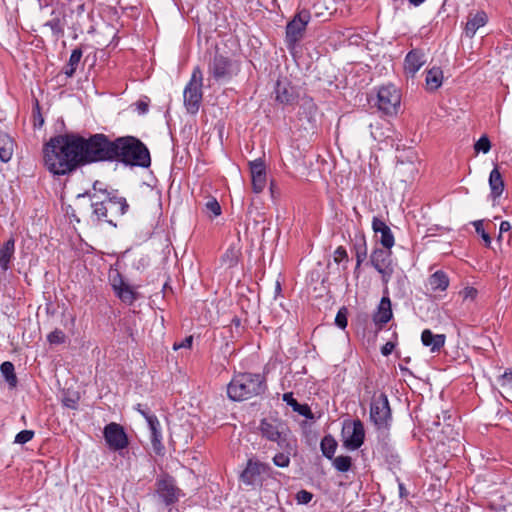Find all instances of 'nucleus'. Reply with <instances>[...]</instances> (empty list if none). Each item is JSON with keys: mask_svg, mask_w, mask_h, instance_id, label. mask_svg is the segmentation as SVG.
Segmentation results:
<instances>
[{"mask_svg": "<svg viewBox=\"0 0 512 512\" xmlns=\"http://www.w3.org/2000/svg\"><path fill=\"white\" fill-rule=\"evenodd\" d=\"M352 465V459L350 456L340 455L333 458V466L339 472H347L350 470Z\"/></svg>", "mask_w": 512, "mask_h": 512, "instance_id": "obj_35", "label": "nucleus"}, {"mask_svg": "<svg viewBox=\"0 0 512 512\" xmlns=\"http://www.w3.org/2000/svg\"><path fill=\"white\" fill-rule=\"evenodd\" d=\"M320 448L326 458L333 459L337 448V442L332 436L327 435L321 440Z\"/></svg>", "mask_w": 512, "mask_h": 512, "instance_id": "obj_32", "label": "nucleus"}, {"mask_svg": "<svg viewBox=\"0 0 512 512\" xmlns=\"http://www.w3.org/2000/svg\"><path fill=\"white\" fill-rule=\"evenodd\" d=\"M250 171L252 175H264L266 174V168L263 160L258 158L252 162H250Z\"/></svg>", "mask_w": 512, "mask_h": 512, "instance_id": "obj_40", "label": "nucleus"}, {"mask_svg": "<svg viewBox=\"0 0 512 512\" xmlns=\"http://www.w3.org/2000/svg\"><path fill=\"white\" fill-rule=\"evenodd\" d=\"M489 186L491 189V196L496 199L501 196L504 190V181L498 167L493 168L489 175Z\"/></svg>", "mask_w": 512, "mask_h": 512, "instance_id": "obj_26", "label": "nucleus"}, {"mask_svg": "<svg viewBox=\"0 0 512 512\" xmlns=\"http://www.w3.org/2000/svg\"><path fill=\"white\" fill-rule=\"evenodd\" d=\"M488 21V16L484 11H478L474 15H470L465 26V34L469 38H473L477 30L483 27Z\"/></svg>", "mask_w": 512, "mask_h": 512, "instance_id": "obj_23", "label": "nucleus"}, {"mask_svg": "<svg viewBox=\"0 0 512 512\" xmlns=\"http://www.w3.org/2000/svg\"><path fill=\"white\" fill-rule=\"evenodd\" d=\"M474 149L477 153L482 152L487 154L491 149V143L486 135L481 136L474 145Z\"/></svg>", "mask_w": 512, "mask_h": 512, "instance_id": "obj_38", "label": "nucleus"}, {"mask_svg": "<svg viewBox=\"0 0 512 512\" xmlns=\"http://www.w3.org/2000/svg\"><path fill=\"white\" fill-rule=\"evenodd\" d=\"M271 467L267 463L249 459L246 468L241 473V481L246 485H254L262 474H269Z\"/></svg>", "mask_w": 512, "mask_h": 512, "instance_id": "obj_13", "label": "nucleus"}, {"mask_svg": "<svg viewBox=\"0 0 512 512\" xmlns=\"http://www.w3.org/2000/svg\"><path fill=\"white\" fill-rule=\"evenodd\" d=\"M203 73L199 66H196L191 74L189 82L184 87L183 103L189 114L198 113L203 98Z\"/></svg>", "mask_w": 512, "mask_h": 512, "instance_id": "obj_6", "label": "nucleus"}, {"mask_svg": "<svg viewBox=\"0 0 512 512\" xmlns=\"http://www.w3.org/2000/svg\"><path fill=\"white\" fill-rule=\"evenodd\" d=\"M105 205H108L109 214L112 219L123 216L129 208V205L124 197L112 195L108 191L107 203Z\"/></svg>", "mask_w": 512, "mask_h": 512, "instance_id": "obj_20", "label": "nucleus"}, {"mask_svg": "<svg viewBox=\"0 0 512 512\" xmlns=\"http://www.w3.org/2000/svg\"><path fill=\"white\" fill-rule=\"evenodd\" d=\"M372 229L375 234H380V243L386 249H391L394 246L395 239L390 227L378 217H373Z\"/></svg>", "mask_w": 512, "mask_h": 512, "instance_id": "obj_18", "label": "nucleus"}, {"mask_svg": "<svg viewBox=\"0 0 512 512\" xmlns=\"http://www.w3.org/2000/svg\"><path fill=\"white\" fill-rule=\"evenodd\" d=\"M370 262L375 269L387 267L391 265V251L390 249L376 248L370 256Z\"/></svg>", "mask_w": 512, "mask_h": 512, "instance_id": "obj_25", "label": "nucleus"}, {"mask_svg": "<svg viewBox=\"0 0 512 512\" xmlns=\"http://www.w3.org/2000/svg\"><path fill=\"white\" fill-rule=\"evenodd\" d=\"M293 411L297 412L298 414L304 416L307 419H313L314 417L310 407L307 404L298 403L296 407H294Z\"/></svg>", "mask_w": 512, "mask_h": 512, "instance_id": "obj_49", "label": "nucleus"}, {"mask_svg": "<svg viewBox=\"0 0 512 512\" xmlns=\"http://www.w3.org/2000/svg\"><path fill=\"white\" fill-rule=\"evenodd\" d=\"M460 294L462 295L463 299L466 300V299H475L476 295H477V290L473 287H466L464 288Z\"/></svg>", "mask_w": 512, "mask_h": 512, "instance_id": "obj_56", "label": "nucleus"}, {"mask_svg": "<svg viewBox=\"0 0 512 512\" xmlns=\"http://www.w3.org/2000/svg\"><path fill=\"white\" fill-rule=\"evenodd\" d=\"M312 493L307 490H300L296 494V500L299 504H308L312 500Z\"/></svg>", "mask_w": 512, "mask_h": 512, "instance_id": "obj_50", "label": "nucleus"}, {"mask_svg": "<svg viewBox=\"0 0 512 512\" xmlns=\"http://www.w3.org/2000/svg\"><path fill=\"white\" fill-rule=\"evenodd\" d=\"M473 226L475 227V231L477 232V234H479L483 239L485 245L489 247L491 245V237L489 236L488 233L485 232L483 228V221L476 220L473 222Z\"/></svg>", "mask_w": 512, "mask_h": 512, "instance_id": "obj_41", "label": "nucleus"}, {"mask_svg": "<svg viewBox=\"0 0 512 512\" xmlns=\"http://www.w3.org/2000/svg\"><path fill=\"white\" fill-rule=\"evenodd\" d=\"M273 463L275 466L280 467V468L288 467L290 464L289 453H284V452L277 453L273 457Z\"/></svg>", "mask_w": 512, "mask_h": 512, "instance_id": "obj_42", "label": "nucleus"}, {"mask_svg": "<svg viewBox=\"0 0 512 512\" xmlns=\"http://www.w3.org/2000/svg\"><path fill=\"white\" fill-rule=\"evenodd\" d=\"M136 106L140 114H145L148 111V104L146 102L138 101Z\"/></svg>", "mask_w": 512, "mask_h": 512, "instance_id": "obj_62", "label": "nucleus"}, {"mask_svg": "<svg viewBox=\"0 0 512 512\" xmlns=\"http://www.w3.org/2000/svg\"><path fill=\"white\" fill-rule=\"evenodd\" d=\"M369 127H370V134H371L372 138L376 141H381L382 138L384 137V133L381 131L379 123H376V124L371 123L369 125Z\"/></svg>", "mask_w": 512, "mask_h": 512, "instance_id": "obj_52", "label": "nucleus"}, {"mask_svg": "<svg viewBox=\"0 0 512 512\" xmlns=\"http://www.w3.org/2000/svg\"><path fill=\"white\" fill-rule=\"evenodd\" d=\"M89 196L91 200V206L93 208V215L96 216L97 220L105 221L113 226L116 224L113 222V219L110 217L108 205L107 203V191H104V197L97 195L96 193H85L82 196Z\"/></svg>", "mask_w": 512, "mask_h": 512, "instance_id": "obj_14", "label": "nucleus"}, {"mask_svg": "<svg viewBox=\"0 0 512 512\" xmlns=\"http://www.w3.org/2000/svg\"><path fill=\"white\" fill-rule=\"evenodd\" d=\"M116 296L124 303L132 304L137 296L133 288L127 283L115 291Z\"/></svg>", "mask_w": 512, "mask_h": 512, "instance_id": "obj_33", "label": "nucleus"}, {"mask_svg": "<svg viewBox=\"0 0 512 512\" xmlns=\"http://www.w3.org/2000/svg\"><path fill=\"white\" fill-rule=\"evenodd\" d=\"M252 188L255 193H260L266 186V174L264 175H252Z\"/></svg>", "mask_w": 512, "mask_h": 512, "instance_id": "obj_39", "label": "nucleus"}, {"mask_svg": "<svg viewBox=\"0 0 512 512\" xmlns=\"http://www.w3.org/2000/svg\"><path fill=\"white\" fill-rule=\"evenodd\" d=\"M497 381L505 391H512V370H506L498 377Z\"/></svg>", "mask_w": 512, "mask_h": 512, "instance_id": "obj_36", "label": "nucleus"}, {"mask_svg": "<svg viewBox=\"0 0 512 512\" xmlns=\"http://www.w3.org/2000/svg\"><path fill=\"white\" fill-rule=\"evenodd\" d=\"M260 434L268 441L277 443L281 449L289 446L290 430L287 424L277 418H264L259 425Z\"/></svg>", "mask_w": 512, "mask_h": 512, "instance_id": "obj_7", "label": "nucleus"}, {"mask_svg": "<svg viewBox=\"0 0 512 512\" xmlns=\"http://www.w3.org/2000/svg\"><path fill=\"white\" fill-rule=\"evenodd\" d=\"M446 336L444 334H434L431 330L425 329L421 334V342L428 347L431 352H438L444 346Z\"/></svg>", "mask_w": 512, "mask_h": 512, "instance_id": "obj_21", "label": "nucleus"}, {"mask_svg": "<svg viewBox=\"0 0 512 512\" xmlns=\"http://www.w3.org/2000/svg\"><path fill=\"white\" fill-rule=\"evenodd\" d=\"M115 161L125 165L148 167L151 163L150 153L144 143L133 136L116 138Z\"/></svg>", "mask_w": 512, "mask_h": 512, "instance_id": "obj_3", "label": "nucleus"}, {"mask_svg": "<svg viewBox=\"0 0 512 512\" xmlns=\"http://www.w3.org/2000/svg\"><path fill=\"white\" fill-rule=\"evenodd\" d=\"M335 324L341 329H345L347 327V309L345 307L341 308L337 312Z\"/></svg>", "mask_w": 512, "mask_h": 512, "instance_id": "obj_45", "label": "nucleus"}, {"mask_svg": "<svg viewBox=\"0 0 512 512\" xmlns=\"http://www.w3.org/2000/svg\"><path fill=\"white\" fill-rule=\"evenodd\" d=\"M239 72V62L218 51L215 52L208 63V74L218 83L229 82Z\"/></svg>", "mask_w": 512, "mask_h": 512, "instance_id": "obj_5", "label": "nucleus"}, {"mask_svg": "<svg viewBox=\"0 0 512 512\" xmlns=\"http://www.w3.org/2000/svg\"><path fill=\"white\" fill-rule=\"evenodd\" d=\"M78 151L80 153L81 165L103 162V161H115L117 156L115 150V140H110L108 136L104 134H94L89 138H84L75 135Z\"/></svg>", "mask_w": 512, "mask_h": 512, "instance_id": "obj_2", "label": "nucleus"}, {"mask_svg": "<svg viewBox=\"0 0 512 512\" xmlns=\"http://www.w3.org/2000/svg\"><path fill=\"white\" fill-rule=\"evenodd\" d=\"M14 151V142L12 138L6 134L0 133V160L4 163L8 162Z\"/></svg>", "mask_w": 512, "mask_h": 512, "instance_id": "obj_28", "label": "nucleus"}, {"mask_svg": "<svg viewBox=\"0 0 512 512\" xmlns=\"http://www.w3.org/2000/svg\"><path fill=\"white\" fill-rule=\"evenodd\" d=\"M396 168H397V172L399 174H401L404 170H407L411 174L412 177L416 171V168L412 163L406 164L404 162H400Z\"/></svg>", "mask_w": 512, "mask_h": 512, "instance_id": "obj_55", "label": "nucleus"}, {"mask_svg": "<svg viewBox=\"0 0 512 512\" xmlns=\"http://www.w3.org/2000/svg\"><path fill=\"white\" fill-rule=\"evenodd\" d=\"M399 494L401 498H404L407 496V491L402 483H399Z\"/></svg>", "mask_w": 512, "mask_h": 512, "instance_id": "obj_63", "label": "nucleus"}, {"mask_svg": "<svg viewBox=\"0 0 512 512\" xmlns=\"http://www.w3.org/2000/svg\"><path fill=\"white\" fill-rule=\"evenodd\" d=\"M44 26L49 27L54 36L63 35L64 30V18L60 16H54L51 20L47 21Z\"/></svg>", "mask_w": 512, "mask_h": 512, "instance_id": "obj_34", "label": "nucleus"}, {"mask_svg": "<svg viewBox=\"0 0 512 512\" xmlns=\"http://www.w3.org/2000/svg\"><path fill=\"white\" fill-rule=\"evenodd\" d=\"M276 101L291 105L297 99L294 87L287 80H278L275 87Z\"/></svg>", "mask_w": 512, "mask_h": 512, "instance_id": "obj_17", "label": "nucleus"}, {"mask_svg": "<svg viewBox=\"0 0 512 512\" xmlns=\"http://www.w3.org/2000/svg\"><path fill=\"white\" fill-rule=\"evenodd\" d=\"M136 410L146 419L147 423L149 422V417H156L150 413L146 406H143L142 404H137Z\"/></svg>", "mask_w": 512, "mask_h": 512, "instance_id": "obj_58", "label": "nucleus"}, {"mask_svg": "<svg viewBox=\"0 0 512 512\" xmlns=\"http://www.w3.org/2000/svg\"><path fill=\"white\" fill-rule=\"evenodd\" d=\"M283 401L287 403V405L291 406L294 410V407L298 404V401L293 397L292 392H287L283 394Z\"/></svg>", "mask_w": 512, "mask_h": 512, "instance_id": "obj_57", "label": "nucleus"}, {"mask_svg": "<svg viewBox=\"0 0 512 512\" xmlns=\"http://www.w3.org/2000/svg\"><path fill=\"white\" fill-rule=\"evenodd\" d=\"M348 258L347 251L344 247L339 246L334 251V261L336 263H340L343 260H346Z\"/></svg>", "mask_w": 512, "mask_h": 512, "instance_id": "obj_54", "label": "nucleus"}, {"mask_svg": "<svg viewBox=\"0 0 512 512\" xmlns=\"http://www.w3.org/2000/svg\"><path fill=\"white\" fill-rule=\"evenodd\" d=\"M370 420L378 430L388 429L392 420L391 408L386 394L374 395L370 404Z\"/></svg>", "mask_w": 512, "mask_h": 512, "instance_id": "obj_8", "label": "nucleus"}, {"mask_svg": "<svg viewBox=\"0 0 512 512\" xmlns=\"http://www.w3.org/2000/svg\"><path fill=\"white\" fill-rule=\"evenodd\" d=\"M0 370L9 387L15 388L17 386V377L14 371V365L9 361H5L1 364Z\"/></svg>", "mask_w": 512, "mask_h": 512, "instance_id": "obj_30", "label": "nucleus"}, {"mask_svg": "<svg viewBox=\"0 0 512 512\" xmlns=\"http://www.w3.org/2000/svg\"><path fill=\"white\" fill-rule=\"evenodd\" d=\"M310 18V13L303 10L288 22L286 26V40L290 45H294L302 38Z\"/></svg>", "mask_w": 512, "mask_h": 512, "instance_id": "obj_11", "label": "nucleus"}, {"mask_svg": "<svg viewBox=\"0 0 512 512\" xmlns=\"http://www.w3.org/2000/svg\"><path fill=\"white\" fill-rule=\"evenodd\" d=\"M104 438L109 448L117 451L128 446V438L122 426L112 422L105 426Z\"/></svg>", "mask_w": 512, "mask_h": 512, "instance_id": "obj_12", "label": "nucleus"}, {"mask_svg": "<svg viewBox=\"0 0 512 512\" xmlns=\"http://www.w3.org/2000/svg\"><path fill=\"white\" fill-rule=\"evenodd\" d=\"M148 426L150 429V438L151 444L154 451L157 454H161L164 450V446L162 444V432L161 425L157 417H149Z\"/></svg>", "mask_w": 512, "mask_h": 512, "instance_id": "obj_22", "label": "nucleus"}, {"mask_svg": "<svg viewBox=\"0 0 512 512\" xmlns=\"http://www.w3.org/2000/svg\"><path fill=\"white\" fill-rule=\"evenodd\" d=\"M392 316L391 301L389 297L383 296L373 316V321L379 328H382L391 320Z\"/></svg>", "mask_w": 512, "mask_h": 512, "instance_id": "obj_19", "label": "nucleus"}, {"mask_svg": "<svg viewBox=\"0 0 512 512\" xmlns=\"http://www.w3.org/2000/svg\"><path fill=\"white\" fill-rule=\"evenodd\" d=\"M355 250H356V253H355L356 254V269H358L367 257V246H366L365 241H363L362 243L356 244Z\"/></svg>", "mask_w": 512, "mask_h": 512, "instance_id": "obj_37", "label": "nucleus"}, {"mask_svg": "<svg viewBox=\"0 0 512 512\" xmlns=\"http://www.w3.org/2000/svg\"><path fill=\"white\" fill-rule=\"evenodd\" d=\"M342 441L348 450H357L364 443L365 430L363 423L359 420L345 421L342 427Z\"/></svg>", "mask_w": 512, "mask_h": 512, "instance_id": "obj_9", "label": "nucleus"}, {"mask_svg": "<svg viewBox=\"0 0 512 512\" xmlns=\"http://www.w3.org/2000/svg\"><path fill=\"white\" fill-rule=\"evenodd\" d=\"M205 209L213 216H219L221 214V206L215 198H210L206 202Z\"/></svg>", "mask_w": 512, "mask_h": 512, "instance_id": "obj_43", "label": "nucleus"}, {"mask_svg": "<svg viewBox=\"0 0 512 512\" xmlns=\"http://www.w3.org/2000/svg\"><path fill=\"white\" fill-rule=\"evenodd\" d=\"M104 191H107V190L105 188H103V183L96 181L93 184V189H92V192H90V193L91 194L96 193L97 195L104 197Z\"/></svg>", "mask_w": 512, "mask_h": 512, "instance_id": "obj_59", "label": "nucleus"}, {"mask_svg": "<svg viewBox=\"0 0 512 512\" xmlns=\"http://www.w3.org/2000/svg\"><path fill=\"white\" fill-rule=\"evenodd\" d=\"M33 117H34V128L40 129L42 128L44 124V118L40 112V106L38 101L35 103V107L33 110Z\"/></svg>", "mask_w": 512, "mask_h": 512, "instance_id": "obj_46", "label": "nucleus"}, {"mask_svg": "<svg viewBox=\"0 0 512 512\" xmlns=\"http://www.w3.org/2000/svg\"><path fill=\"white\" fill-rule=\"evenodd\" d=\"M425 0H409L410 4L417 7L421 5Z\"/></svg>", "mask_w": 512, "mask_h": 512, "instance_id": "obj_64", "label": "nucleus"}, {"mask_svg": "<svg viewBox=\"0 0 512 512\" xmlns=\"http://www.w3.org/2000/svg\"><path fill=\"white\" fill-rule=\"evenodd\" d=\"M192 343H193V336H187L185 337L183 340H181L180 342H175L173 344V349L174 350H179V349H190L191 346H192Z\"/></svg>", "mask_w": 512, "mask_h": 512, "instance_id": "obj_51", "label": "nucleus"}, {"mask_svg": "<svg viewBox=\"0 0 512 512\" xmlns=\"http://www.w3.org/2000/svg\"><path fill=\"white\" fill-rule=\"evenodd\" d=\"M34 436V431L32 430H22L15 436V443L25 444L29 442Z\"/></svg>", "mask_w": 512, "mask_h": 512, "instance_id": "obj_44", "label": "nucleus"}, {"mask_svg": "<svg viewBox=\"0 0 512 512\" xmlns=\"http://www.w3.org/2000/svg\"><path fill=\"white\" fill-rule=\"evenodd\" d=\"M265 390L266 384L260 374L243 373L230 381L227 394L233 401H244L264 393Z\"/></svg>", "mask_w": 512, "mask_h": 512, "instance_id": "obj_4", "label": "nucleus"}, {"mask_svg": "<svg viewBox=\"0 0 512 512\" xmlns=\"http://www.w3.org/2000/svg\"><path fill=\"white\" fill-rule=\"evenodd\" d=\"M15 252V241L13 238L7 240L0 248V267L6 271Z\"/></svg>", "mask_w": 512, "mask_h": 512, "instance_id": "obj_27", "label": "nucleus"}, {"mask_svg": "<svg viewBox=\"0 0 512 512\" xmlns=\"http://www.w3.org/2000/svg\"><path fill=\"white\" fill-rule=\"evenodd\" d=\"M157 493L166 505H171L178 500L177 488L173 478L169 476L157 480Z\"/></svg>", "mask_w": 512, "mask_h": 512, "instance_id": "obj_16", "label": "nucleus"}, {"mask_svg": "<svg viewBox=\"0 0 512 512\" xmlns=\"http://www.w3.org/2000/svg\"><path fill=\"white\" fill-rule=\"evenodd\" d=\"M376 270L381 274L383 283L387 284L393 274V268L391 265Z\"/></svg>", "mask_w": 512, "mask_h": 512, "instance_id": "obj_53", "label": "nucleus"}, {"mask_svg": "<svg viewBox=\"0 0 512 512\" xmlns=\"http://www.w3.org/2000/svg\"><path fill=\"white\" fill-rule=\"evenodd\" d=\"M44 163L54 175H65L81 165L75 135H58L44 146Z\"/></svg>", "mask_w": 512, "mask_h": 512, "instance_id": "obj_1", "label": "nucleus"}, {"mask_svg": "<svg viewBox=\"0 0 512 512\" xmlns=\"http://www.w3.org/2000/svg\"><path fill=\"white\" fill-rule=\"evenodd\" d=\"M511 230V224L508 221H502L499 227L498 240L502 238V234Z\"/></svg>", "mask_w": 512, "mask_h": 512, "instance_id": "obj_61", "label": "nucleus"}, {"mask_svg": "<svg viewBox=\"0 0 512 512\" xmlns=\"http://www.w3.org/2000/svg\"><path fill=\"white\" fill-rule=\"evenodd\" d=\"M395 348V344L393 342H387L383 345V347L381 348V353L384 355V356H388L392 353V351L394 350Z\"/></svg>", "mask_w": 512, "mask_h": 512, "instance_id": "obj_60", "label": "nucleus"}, {"mask_svg": "<svg viewBox=\"0 0 512 512\" xmlns=\"http://www.w3.org/2000/svg\"><path fill=\"white\" fill-rule=\"evenodd\" d=\"M426 86L430 91L437 90L443 82V72L439 67H432L426 74Z\"/></svg>", "mask_w": 512, "mask_h": 512, "instance_id": "obj_29", "label": "nucleus"}, {"mask_svg": "<svg viewBox=\"0 0 512 512\" xmlns=\"http://www.w3.org/2000/svg\"><path fill=\"white\" fill-rule=\"evenodd\" d=\"M110 282L114 292L120 289V287H122L124 284H126L122 275L117 271L114 274L110 275Z\"/></svg>", "mask_w": 512, "mask_h": 512, "instance_id": "obj_48", "label": "nucleus"}, {"mask_svg": "<svg viewBox=\"0 0 512 512\" xmlns=\"http://www.w3.org/2000/svg\"><path fill=\"white\" fill-rule=\"evenodd\" d=\"M82 57L81 49H74L69 57L67 66L64 68V74L67 77H72L80 63Z\"/></svg>", "mask_w": 512, "mask_h": 512, "instance_id": "obj_31", "label": "nucleus"}, {"mask_svg": "<svg viewBox=\"0 0 512 512\" xmlns=\"http://www.w3.org/2000/svg\"><path fill=\"white\" fill-rule=\"evenodd\" d=\"M400 103L401 95L394 85H385L378 90L377 105L379 110H381L385 114H396L400 107Z\"/></svg>", "mask_w": 512, "mask_h": 512, "instance_id": "obj_10", "label": "nucleus"}, {"mask_svg": "<svg viewBox=\"0 0 512 512\" xmlns=\"http://www.w3.org/2000/svg\"><path fill=\"white\" fill-rule=\"evenodd\" d=\"M47 339L51 344H61L65 340V335L61 330L56 329L48 335Z\"/></svg>", "mask_w": 512, "mask_h": 512, "instance_id": "obj_47", "label": "nucleus"}, {"mask_svg": "<svg viewBox=\"0 0 512 512\" xmlns=\"http://www.w3.org/2000/svg\"><path fill=\"white\" fill-rule=\"evenodd\" d=\"M449 283L450 281L448 275L442 270L434 272L428 278V284L430 286L431 291L433 292L445 291L448 288Z\"/></svg>", "mask_w": 512, "mask_h": 512, "instance_id": "obj_24", "label": "nucleus"}, {"mask_svg": "<svg viewBox=\"0 0 512 512\" xmlns=\"http://www.w3.org/2000/svg\"><path fill=\"white\" fill-rule=\"evenodd\" d=\"M425 63V53L421 49H412L405 56L404 72L407 76L413 78Z\"/></svg>", "mask_w": 512, "mask_h": 512, "instance_id": "obj_15", "label": "nucleus"}]
</instances>
